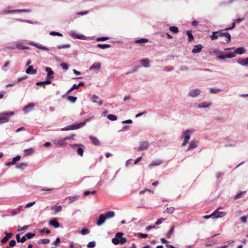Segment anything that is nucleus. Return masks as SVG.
<instances>
[{"label":"nucleus","mask_w":248,"mask_h":248,"mask_svg":"<svg viewBox=\"0 0 248 248\" xmlns=\"http://www.w3.org/2000/svg\"><path fill=\"white\" fill-rule=\"evenodd\" d=\"M246 193L245 191H239L238 193L235 196L234 199H238L241 197V196Z\"/></svg>","instance_id":"obj_46"},{"label":"nucleus","mask_w":248,"mask_h":248,"mask_svg":"<svg viewBox=\"0 0 248 248\" xmlns=\"http://www.w3.org/2000/svg\"><path fill=\"white\" fill-rule=\"evenodd\" d=\"M91 100L94 103H96L98 106H101L103 101L99 99V97L96 95H93L91 97Z\"/></svg>","instance_id":"obj_13"},{"label":"nucleus","mask_w":248,"mask_h":248,"mask_svg":"<svg viewBox=\"0 0 248 248\" xmlns=\"http://www.w3.org/2000/svg\"><path fill=\"white\" fill-rule=\"evenodd\" d=\"M105 216L106 219H109L112 218L115 216L114 212L108 211L106 212L105 214H103Z\"/></svg>","instance_id":"obj_28"},{"label":"nucleus","mask_w":248,"mask_h":248,"mask_svg":"<svg viewBox=\"0 0 248 248\" xmlns=\"http://www.w3.org/2000/svg\"><path fill=\"white\" fill-rule=\"evenodd\" d=\"M27 166V164L26 163H21L19 165H16V168L20 170H24Z\"/></svg>","instance_id":"obj_32"},{"label":"nucleus","mask_w":248,"mask_h":248,"mask_svg":"<svg viewBox=\"0 0 248 248\" xmlns=\"http://www.w3.org/2000/svg\"><path fill=\"white\" fill-rule=\"evenodd\" d=\"M40 241L42 244H48L50 242V240L48 239H43L40 240Z\"/></svg>","instance_id":"obj_60"},{"label":"nucleus","mask_w":248,"mask_h":248,"mask_svg":"<svg viewBox=\"0 0 248 248\" xmlns=\"http://www.w3.org/2000/svg\"><path fill=\"white\" fill-rule=\"evenodd\" d=\"M60 242H61L60 238L59 237H58L56 238L55 241L54 242L53 244L55 246H58V244L60 243Z\"/></svg>","instance_id":"obj_62"},{"label":"nucleus","mask_w":248,"mask_h":248,"mask_svg":"<svg viewBox=\"0 0 248 248\" xmlns=\"http://www.w3.org/2000/svg\"><path fill=\"white\" fill-rule=\"evenodd\" d=\"M21 156L20 155H17L13 158L12 161L6 163L5 165L7 166H9L10 165H15L16 164V162L19 160Z\"/></svg>","instance_id":"obj_20"},{"label":"nucleus","mask_w":248,"mask_h":248,"mask_svg":"<svg viewBox=\"0 0 248 248\" xmlns=\"http://www.w3.org/2000/svg\"><path fill=\"white\" fill-rule=\"evenodd\" d=\"M169 30L173 33H177L179 31L178 28L176 26H171Z\"/></svg>","instance_id":"obj_41"},{"label":"nucleus","mask_w":248,"mask_h":248,"mask_svg":"<svg viewBox=\"0 0 248 248\" xmlns=\"http://www.w3.org/2000/svg\"><path fill=\"white\" fill-rule=\"evenodd\" d=\"M35 104L34 103H31L25 107L23 108V110L25 114H27L30 111L32 110Z\"/></svg>","instance_id":"obj_11"},{"label":"nucleus","mask_w":248,"mask_h":248,"mask_svg":"<svg viewBox=\"0 0 248 248\" xmlns=\"http://www.w3.org/2000/svg\"><path fill=\"white\" fill-rule=\"evenodd\" d=\"M107 118L112 121H114L117 120V117L113 114H108L107 116Z\"/></svg>","instance_id":"obj_42"},{"label":"nucleus","mask_w":248,"mask_h":248,"mask_svg":"<svg viewBox=\"0 0 248 248\" xmlns=\"http://www.w3.org/2000/svg\"><path fill=\"white\" fill-rule=\"evenodd\" d=\"M174 210L175 208L173 207H170L167 208L166 212L169 214H171L174 212Z\"/></svg>","instance_id":"obj_40"},{"label":"nucleus","mask_w":248,"mask_h":248,"mask_svg":"<svg viewBox=\"0 0 248 248\" xmlns=\"http://www.w3.org/2000/svg\"><path fill=\"white\" fill-rule=\"evenodd\" d=\"M247 216H243L240 218V220L243 223H246L247 222Z\"/></svg>","instance_id":"obj_63"},{"label":"nucleus","mask_w":248,"mask_h":248,"mask_svg":"<svg viewBox=\"0 0 248 248\" xmlns=\"http://www.w3.org/2000/svg\"><path fill=\"white\" fill-rule=\"evenodd\" d=\"M202 91L199 88H195L190 90L187 93V96L188 97L195 98L197 97L198 95H199Z\"/></svg>","instance_id":"obj_4"},{"label":"nucleus","mask_w":248,"mask_h":248,"mask_svg":"<svg viewBox=\"0 0 248 248\" xmlns=\"http://www.w3.org/2000/svg\"><path fill=\"white\" fill-rule=\"evenodd\" d=\"M16 48L20 50H26L29 49L30 48L28 46H25L23 45V44L21 43H16Z\"/></svg>","instance_id":"obj_27"},{"label":"nucleus","mask_w":248,"mask_h":248,"mask_svg":"<svg viewBox=\"0 0 248 248\" xmlns=\"http://www.w3.org/2000/svg\"><path fill=\"white\" fill-rule=\"evenodd\" d=\"M95 246V242L94 241H92L89 242L87 245L88 248H93Z\"/></svg>","instance_id":"obj_51"},{"label":"nucleus","mask_w":248,"mask_h":248,"mask_svg":"<svg viewBox=\"0 0 248 248\" xmlns=\"http://www.w3.org/2000/svg\"><path fill=\"white\" fill-rule=\"evenodd\" d=\"M69 35L73 38H77L80 40H85L87 39V37L84 35L78 34L76 31H70V32H69Z\"/></svg>","instance_id":"obj_5"},{"label":"nucleus","mask_w":248,"mask_h":248,"mask_svg":"<svg viewBox=\"0 0 248 248\" xmlns=\"http://www.w3.org/2000/svg\"><path fill=\"white\" fill-rule=\"evenodd\" d=\"M35 203V202H29L27 204H26L25 207V208H29L31 206H32V205H33Z\"/></svg>","instance_id":"obj_61"},{"label":"nucleus","mask_w":248,"mask_h":248,"mask_svg":"<svg viewBox=\"0 0 248 248\" xmlns=\"http://www.w3.org/2000/svg\"><path fill=\"white\" fill-rule=\"evenodd\" d=\"M221 90L220 89H216V88H211L210 89V93L211 94H216L219 92H220Z\"/></svg>","instance_id":"obj_39"},{"label":"nucleus","mask_w":248,"mask_h":248,"mask_svg":"<svg viewBox=\"0 0 248 248\" xmlns=\"http://www.w3.org/2000/svg\"><path fill=\"white\" fill-rule=\"evenodd\" d=\"M90 232V231L88 229L84 228L79 232V233L82 235H85L86 234L89 233Z\"/></svg>","instance_id":"obj_43"},{"label":"nucleus","mask_w":248,"mask_h":248,"mask_svg":"<svg viewBox=\"0 0 248 248\" xmlns=\"http://www.w3.org/2000/svg\"><path fill=\"white\" fill-rule=\"evenodd\" d=\"M89 138L94 145H98L99 144V141L96 138L93 136H91Z\"/></svg>","instance_id":"obj_31"},{"label":"nucleus","mask_w":248,"mask_h":248,"mask_svg":"<svg viewBox=\"0 0 248 248\" xmlns=\"http://www.w3.org/2000/svg\"><path fill=\"white\" fill-rule=\"evenodd\" d=\"M186 34L188 36V41L189 42H191L194 39V37L191 33V31H186Z\"/></svg>","instance_id":"obj_38"},{"label":"nucleus","mask_w":248,"mask_h":248,"mask_svg":"<svg viewBox=\"0 0 248 248\" xmlns=\"http://www.w3.org/2000/svg\"><path fill=\"white\" fill-rule=\"evenodd\" d=\"M163 163V161L161 160L158 159L156 160L153 161L149 166L150 168H151L154 166H158L161 164Z\"/></svg>","instance_id":"obj_29"},{"label":"nucleus","mask_w":248,"mask_h":248,"mask_svg":"<svg viewBox=\"0 0 248 248\" xmlns=\"http://www.w3.org/2000/svg\"><path fill=\"white\" fill-rule=\"evenodd\" d=\"M40 232L41 233L46 232L47 234H49L50 233V231L47 228H44L40 230Z\"/></svg>","instance_id":"obj_54"},{"label":"nucleus","mask_w":248,"mask_h":248,"mask_svg":"<svg viewBox=\"0 0 248 248\" xmlns=\"http://www.w3.org/2000/svg\"><path fill=\"white\" fill-rule=\"evenodd\" d=\"M202 48V45L199 44L194 46V48L192 50L193 53H198L200 52Z\"/></svg>","instance_id":"obj_23"},{"label":"nucleus","mask_w":248,"mask_h":248,"mask_svg":"<svg viewBox=\"0 0 248 248\" xmlns=\"http://www.w3.org/2000/svg\"><path fill=\"white\" fill-rule=\"evenodd\" d=\"M195 130L193 129H186L182 132L180 138L189 140L191 135H192Z\"/></svg>","instance_id":"obj_2"},{"label":"nucleus","mask_w":248,"mask_h":248,"mask_svg":"<svg viewBox=\"0 0 248 248\" xmlns=\"http://www.w3.org/2000/svg\"><path fill=\"white\" fill-rule=\"evenodd\" d=\"M62 206H61V205H59V206L54 205L52 207V209L55 210L56 212H59L61 211L62 210Z\"/></svg>","instance_id":"obj_45"},{"label":"nucleus","mask_w":248,"mask_h":248,"mask_svg":"<svg viewBox=\"0 0 248 248\" xmlns=\"http://www.w3.org/2000/svg\"><path fill=\"white\" fill-rule=\"evenodd\" d=\"M45 70L47 73V78L52 79L54 78V76H53L54 72L50 68L48 67H46Z\"/></svg>","instance_id":"obj_21"},{"label":"nucleus","mask_w":248,"mask_h":248,"mask_svg":"<svg viewBox=\"0 0 248 248\" xmlns=\"http://www.w3.org/2000/svg\"><path fill=\"white\" fill-rule=\"evenodd\" d=\"M33 150L32 148H29V149H25L24 150V155L27 156L28 155H30L33 153Z\"/></svg>","instance_id":"obj_35"},{"label":"nucleus","mask_w":248,"mask_h":248,"mask_svg":"<svg viewBox=\"0 0 248 248\" xmlns=\"http://www.w3.org/2000/svg\"><path fill=\"white\" fill-rule=\"evenodd\" d=\"M67 100L72 103H75L77 100V97L72 96H68L67 97Z\"/></svg>","instance_id":"obj_44"},{"label":"nucleus","mask_w":248,"mask_h":248,"mask_svg":"<svg viewBox=\"0 0 248 248\" xmlns=\"http://www.w3.org/2000/svg\"><path fill=\"white\" fill-rule=\"evenodd\" d=\"M97 46L101 49H106L110 47L111 46L108 44H99L97 45Z\"/></svg>","instance_id":"obj_33"},{"label":"nucleus","mask_w":248,"mask_h":248,"mask_svg":"<svg viewBox=\"0 0 248 248\" xmlns=\"http://www.w3.org/2000/svg\"><path fill=\"white\" fill-rule=\"evenodd\" d=\"M174 229V226H171L170 230L168 231V232L167 233V238H170L171 235L173 232Z\"/></svg>","instance_id":"obj_34"},{"label":"nucleus","mask_w":248,"mask_h":248,"mask_svg":"<svg viewBox=\"0 0 248 248\" xmlns=\"http://www.w3.org/2000/svg\"><path fill=\"white\" fill-rule=\"evenodd\" d=\"M37 70L33 69V67L32 65H29L26 70V73L30 75H35L37 73Z\"/></svg>","instance_id":"obj_15"},{"label":"nucleus","mask_w":248,"mask_h":248,"mask_svg":"<svg viewBox=\"0 0 248 248\" xmlns=\"http://www.w3.org/2000/svg\"><path fill=\"white\" fill-rule=\"evenodd\" d=\"M101 65L100 62H94L93 65L89 68L90 70H99L101 68Z\"/></svg>","instance_id":"obj_19"},{"label":"nucleus","mask_w":248,"mask_h":248,"mask_svg":"<svg viewBox=\"0 0 248 248\" xmlns=\"http://www.w3.org/2000/svg\"><path fill=\"white\" fill-rule=\"evenodd\" d=\"M199 141L198 140L194 139L190 141L188 147L187 149V151L190 150L191 149L196 148L199 145Z\"/></svg>","instance_id":"obj_7"},{"label":"nucleus","mask_w":248,"mask_h":248,"mask_svg":"<svg viewBox=\"0 0 248 248\" xmlns=\"http://www.w3.org/2000/svg\"><path fill=\"white\" fill-rule=\"evenodd\" d=\"M14 114L13 112L9 113H3L0 114V124L5 123L9 121L10 116H13Z\"/></svg>","instance_id":"obj_3"},{"label":"nucleus","mask_w":248,"mask_h":248,"mask_svg":"<svg viewBox=\"0 0 248 248\" xmlns=\"http://www.w3.org/2000/svg\"><path fill=\"white\" fill-rule=\"evenodd\" d=\"M226 212L218 211V210H216L212 213L213 218L222 217H224L226 215Z\"/></svg>","instance_id":"obj_8"},{"label":"nucleus","mask_w":248,"mask_h":248,"mask_svg":"<svg viewBox=\"0 0 248 248\" xmlns=\"http://www.w3.org/2000/svg\"><path fill=\"white\" fill-rule=\"evenodd\" d=\"M35 235L34 233L28 232L26 233V236L28 239H31Z\"/></svg>","instance_id":"obj_52"},{"label":"nucleus","mask_w":248,"mask_h":248,"mask_svg":"<svg viewBox=\"0 0 248 248\" xmlns=\"http://www.w3.org/2000/svg\"><path fill=\"white\" fill-rule=\"evenodd\" d=\"M49 224L53 226L55 228H58L60 226V224L56 218H54L49 222Z\"/></svg>","instance_id":"obj_24"},{"label":"nucleus","mask_w":248,"mask_h":248,"mask_svg":"<svg viewBox=\"0 0 248 248\" xmlns=\"http://www.w3.org/2000/svg\"><path fill=\"white\" fill-rule=\"evenodd\" d=\"M79 198V196L78 195H75L73 197H70L69 199V202L72 203L76 201H77Z\"/></svg>","instance_id":"obj_37"},{"label":"nucleus","mask_w":248,"mask_h":248,"mask_svg":"<svg viewBox=\"0 0 248 248\" xmlns=\"http://www.w3.org/2000/svg\"><path fill=\"white\" fill-rule=\"evenodd\" d=\"M109 39L108 37H98L96 38V41L99 42V41H104L106 40H107Z\"/></svg>","instance_id":"obj_55"},{"label":"nucleus","mask_w":248,"mask_h":248,"mask_svg":"<svg viewBox=\"0 0 248 248\" xmlns=\"http://www.w3.org/2000/svg\"><path fill=\"white\" fill-rule=\"evenodd\" d=\"M31 12V10L29 9H16V13H29Z\"/></svg>","instance_id":"obj_53"},{"label":"nucleus","mask_w":248,"mask_h":248,"mask_svg":"<svg viewBox=\"0 0 248 248\" xmlns=\"http://www.w3.org/2000/svg\"><path fill=\"white\" fill-rule=\"evenodd\" d=\"M246 52V50L245 48L243 47H238L235 50V54H243L245 53Z\"/></svg>","instance_id":"obj_26"},{"label":"nucleus","mask_w":248,"mask_h":248,"mask_svg":"<svg viewBox=\"0 0 248 248\" xmlns=\"http://www.w3.org/2000/svg\"><path fill=\"white\" fill-rule=\"evenodd\" d=\"M50 35H52V36H60V37L62 36V34L61 33H60L59 32L54 31H51L50 32Z\"/></svg>","instance_id":"obj_48"},{"label":"nucleus","mask_w":248,"mask_h":248,"mask_svg":"<svg viewBox=\"0 0 248 248\" xmlns=\"http://www.w3.org/2000/svg\"><path fill=\"white\" fill-rule=\"evenodd\" d=\"M164 220V218H160V219H158V220L156 221V222L155 223V224L156 225H158L160 224L162 222V221H163Z\"/></svg>","instance_id":"obj_64"},{"label":"nucleus","mask_w":248,"mask_h":248,"mask_svg":"<svg viewBox=\"0 0 248 248\" xmlns=\"http://www.w3.org/2000/svg\"><path fill=\"white\" fill-rule=\"evenodd\" d=\"M54 143L59 146H65L67 144L65 138L60 140H56L53 141Z\"/></svg>","instance_id":"obj_12"},{"label":"nucleus","mask_w":248,"mask_h":248,"mask_svg":"<svg viewBox=\"0 0 248 248\" xmlns=\"http://www.w3.org/2000/svg\"><path fill=\"white\" fill-rule=\"evenodd\" d=\"M219 33H220V31H214L212 32V35L211 36V39L212 40L217 39L218 37L219 36Z\"/></svg>","instance_id":"obj_30"},{"label":"nucleus","mask_w":248,"mask_h":248,"mask_svg":"<svg viewBox=\"0 0 248 248\" xmlns=\"http://www.w3.org/2000/svg\"><path fill=\"white\" fill-rule=\"evenodd\" d=\"M219 31H220V33H219V35H220V36H225L227 38V39L226 40L227 43L230 42L231 40V37L230 34L228 32H222L223 30H219Z\"/></svg>","instance_id":"obj_18"},{"label":"nucleus","mask_w":248,"mask_h":248,"mask_svg":"<svg viewBox=\"0 0 248 248\" xmlns=\"http://www.w3.org/2000/svg\"><path fill=\"white\" fill-rule=\"evenodd\" d=\"M106 219L105 216L103 214H101L99 216L98 220H97V225L98 226L102 225L105 222Z\"/></svg>","instance_id":"obj_14"},{"label":"nucleus","mask_w":248,"mask_h":248,"mask_svg":"<svg viewBox=\"0 0 248 248\" xmlns=\"http://www.w3.org/2000/svg\"><path fill=\"white\" fill-rule=\"evenodd\" d=\"M3 14H5L15 13H16V10H4L3 11Z\"/></svg>","instance_id":"obj_56"},{"label":"nucleus","mask_w":248,"mask_h":248,"mask_svg":"<svg viewBox=\"0 0 248 248\" xmlns=\"http://www.w3.org/2000/svg\"><path fill=\"white\" fill-rule=\"evenodd\" d=\"M148 42V40L146 38H142L140 39L137 40L135 41V43L137 44H143V43H146Z\"/></svg>","instance_id":"obj_36"},{"label":"nucleus","mask_w":248,"mask_h":248,"mask_svg":"<svg viewBox=\"0 0 248 248\" xmlns=\"http://www.w3.org/2000/svg\"><path fill=\"white\" fill-rule=\"evenodd\" d=\"M61 66L65 70H67L68 69V65L66 63H62L61 64Z\"/></svg>","instance_id":"obj_59"},{"label":"nucleus","mask_w":248,"mask_h":248,"mask_svg":"<svg viewBox=\"0 0 248 248\" xmlns=\"http://www.w3.org/2000/svg\"><path fill=\"white\" fill-rule=\"evenodd\" d=\"M140 63L144 67L148 68L150 67V61L148 59H143L140 61Z\"/></svg>","instance_id":"obj_17"},{"label":"nucleus","mask_w":248,"mask_h":248,"mask_svg":"<svg viewBox=\"0 0 248 248\" xmlns=\"http://www.w3.org/2000/svg\"><path fill=\"white\" fill-rule=\"evenodd\" d=\"M212 103L210 102H204L198 105L197 108H206L210 107Z\"/></svg>","instance_id":"obj_22"},{"label":"nucleus","mask_w":248,"mask_h":248,"mask_svg":"<svg viewBox=\"0 0 248 248\" xmlns=\"http://www.w3.org/2000/svg\"><path fill=\"white\" fill-rule=\"evenodd\" d=\"M87 121H88V120H86L85 122H81L78 124H74L70 125V129L71 130H75V129H78L81 127H82L85 125Z\"/></svg>","instance_id":"obj_10"},{"label":"nucleus","mask_w":248,"mask_h":248,"mask_svg":"<svg viewBox=\"0 0 248 248\" xmlns=\"http://www.w3.org/2000/svg\"><path fill=\"white\" fill-rule=\"evenodd\" d=\"M149 146V142L147 141H141L140 143L139 146L138 148V151H142L148 149Z\"/></svg>","instance_id":"obj_6"},{"label":"nucleus","mask_w":248,"mask_h":248,"mask_svg":"<svg viewBox=\"0 0 248 248\" xmlns=\"http://www.w3.org/2000/svg\"><path fill=\"white\" fill-rule=\"evenodd\" d=\"M23 22H27L30 24H38V22L37 21L33 22L29 19H24L21 20Z\"/></svg>","instance_id":"obj_58"},{"label":"nucleus","mask_w":248,"mask_h":248,"mask_svg":"<svg viewBox=\"0 0 248 248\" xmlns=\"http://www.w3.org/2000/svg\"><path fill=\"white\" fill-rule=\"evenodd\" d=\"M72 147L73 146H81L80 147H79L78 149H77V153L78 154L80 155V156H82L83 155V153H84V147L83 145H81V144H75L74 145H71Z\"/></svg>","instance_id":"obj_25"},{"label":"nucleus","mask_w":248,"mask_h":248,"mask_svg":"<svg viewBox=\"0 0 248 248\" xmlns=\"http://www.w3.org/2000/svg\"><path fill=\"white\" fill-rule=\"evenodd\" d=\"M71 46L69 44H66L63 45H59L57 46V48L59 49H63V48H70Z\"/></svg>","instance_id":"obj_47"},{"label":"nucleus","mask_w":248,"mask_h":248,"mask_svg":"<svg viewBox=\"0 0 248 248\" xmlns=\"http://www.w3.org/2000/svg\"><path fill=\"white\" fill-rule=\"evenodd\" d=\"M29 44L33 46H34L36 47V48H37L38 49H42V50L47 51H48L50 50L49 48H48L47 47H46V46H43L42 45H41L40 44L34 43L33 42H30L29 43Z\"/></svg>","instance_id":"obj_9"},{"label":"nucleus","mask_w":248,"mask_h":248,"mask_svg":"<svg viewBox=\"0 0 248 248\" xmlns=\"http://www.w3.org/2000/svg\"><path fill=\"white\" fill-rule=\"evenodd\" d=\"M123 233L117 232L115 234V237L112 239V242L114 245L124 244L126 242V239L123 237Z\"/></svg>","instance_id":"obj_1"},{"label":"nucleus","mask_w":248,"mask_h":248,"mask_svg":"<svg viewBox=\"0 0 248 248\" xmlns=\"http://www.w3.org/2000/svg\"><path fill=\"white\" fill-rule=\"evenodd\" d=\"M29 227V226H27V225H25V226H24L23 227H21V226H18L17 227V231L18 232H20V231H24V230H26V229H27Z\"/></svg>","instance_id":"obj_49"},{"label":"nucleus","mask_w":248,"mask_h":248,"mask_svg":"<svg viewBox=\"0 0 248 248\" xmlns=\"http://www.w3.org/2000/svg\"><path fill=\"white\" fill-rule=\"evenodd\" d=\"M235 57V53L233 52L228 53L226 55V57L227 58H232Z\"/></svg>","instance_id":"obj_50"},{"label":"nucleus","mask_w":248,"mask_h":248,"mask_svg":"<svg viewBox=\"0 0 248 248\" xmlns=\"http://www.w3.org/2000/svg\"><path fill=\"white\" fill-rule=\"evenodd\" d=\"M16 245V241L13 239L12 240H11L9 242V247H13L14 246H15Z\"/></svg>","instance_id":"obj_57"},{"label":"nucleus","mask_w":248,"mask_h":248,"mask_svg":"<svg viewBox=\"0 0 248 248\" xmlns=\"http://www.w3.org/2000/svg\"><path fill=\"white\" fill-rule=\"evenodd\" d=\"M237 62L242 66L248 67V57L246 59H239Z\"/></svg>","instance_id":"obj_16"}]
</instances>
